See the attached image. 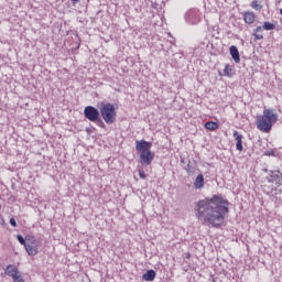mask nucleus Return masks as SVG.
Instances as JSON below:
<instances>
[{
	"label": "nucleus",
	"instance_id": "obj_1",
	"mask_svg": "<svg viewBox=\"0 0 282 282\" xmlns=\"http://www.w3.org/2000/svg\"><path fill=\"white\" fill-rule=\"evenodd\" d=\"M229 205L221 194L213 195L210 198L207 197L195 203V217L203 226L221 228L226 221Z\"/></svg>",
	"mask_w": 282,
	"mask_h": 282
},
{
	"label": "nucleus",
	"instance_id": "obj_2",
	"mask_svg": "<svg viewBox=\"0 0 282 282\" xmlns=\"http://www.w3.org/2000/svg\"><path fill=\"white\" fill-rule=\"evenodd\" d=\"M279 120V115L272 109H264L263 115L257 117L256 124L259 131L262 133H270L272 131V126L276 124Z\"/></svg>",
	"mask_w": 282,
	"mask_h": 282
},
{
	"label": "nucleus",
	"instance_id": "obj_3",
	"mask_svg": "<svg viewBox=\"0 0 282 282\" xmlns=\"http://www.w3.org/2000/svg\"><path fill=\"white\" fill-rule=\"evenodd\" d=\"M151 147H153V143L145 141V140H140L135 141V150L141 153L140 154V160L141 164H145V166H149L151 162H153L155 154L151 152Z\"/></svg>",
	"mask_w": 282,
	"mask_h": 282
},
{
	"label": "nucleus",
	"instance_id": "obj_4",
	"mask_svg": "<svg viewBox=\"0 0 282 282\" xmlns=\"http://www.w3.org/2000/svg\"><path fill=\"white\" fill-rule=\"evenodd\" d=\"M99 111L106 124H113V122H116V106H113V104L101 102Z\"/></svg>",
	"mask_w": 282,
	"mask_h": 282
},
{
	"label": "nucleus",
	"instance_id": "obj_5",
	"mask_svg": "<svg viewBox=\"0 0 282 282\" xmlns=\"http://www.w3.org/2000/svg\"><path fill=\"white\" fill-rule=\"evenodd\" d=\"M26 245L24 246L28 254L30 257H36L39 254V241L34 236H26L25 237Z\"/></svg>",
	"mask_w": 282,
	"mask_h": 282
},
{
	"label": "nucleus",
	"instance_id": "obj_6",
	"mask_svg": "<svg viewBox=\"0 0 282 282\" xmlns=\"http://www.w3.org/2000/svg\"><path fill=\"white\" fill-rule=\"evenodd\" d=\"M84 116L90 122H96V120H98V118L100 117V111H98V109L94 106H87L84 109Z\"/></svg>",
	"mask_w": 282,
	"mask_h": 282
},
{
	"label": "nucleus",
	"instance_id": "obj_7",
	"mask_svg": "<svg viewBox=\"0 0 282 282\" xmlns=\"http://www.w3.org/2000/svg\"><path fill=\"white\" fill-rule=\"evenodd\" d=\"M186 19L193 25H197V23L202 21V13L199 12V10L192 9L187 12Z\"/></svg>",
	"mask_w": 282,
	"mask_h": 282
},
{
	"label": "nucleus",
	"instance_id": "obj_8",
	"mask_svg": "<svg viewBox=\"0 0 282 282\" xmlns=\"http://www.w3.org/2000/svg\"><path fill=\"white\" fill-rule=\"evenodd\" d=\"M4 274H7V276H11L14 280L19 275H21V272L19 271V269H17V267L9 264L4 271Z\"/></svg>",
	"mask_w": 282,
	"mask_h": 282
},
{
	"label": "nucleus",
	"instance_id": "obj_9",
	"mask_svg": "<svg viewBox=\"0 0 282 282\" xmlns=\"http://www.w3.org/2000/svg\"><path fill=\"white\" fill-rule=\"evenodd\" d=\"M268 181L271 184H281V172L280 171H270Z\"/></svg>",
	"mask_w": 282,
	"mask_h": 282
},
{
	"label": "nucleus",
	"instance_id": "obj_10",
	"mask_svg": "<svg viewBox=\"0 0 282 282\" xmlns=\"http://www.w3.org/2000/svg\"><path fill=\"white\" fill-rule=\"evenodd\" d=\"M234 138L236 140L237 151H243V134H240L239 132L235 131Z\"/></svg>",
	"mask_w": 282,
	"mask_h": 282
},
{
	"label": "nucleus",
	"instance_id": "obj_11",
	"mask_svg": "<svg viewBox=\"0 0 282 282\" xmlns=\"http://www.w3.org/2000/svg\"><path fill=\"white\" fill-rule=\"evenodd\" d=\"M229 52L235 63H241V57L239 56V48H237V46H230Z\"/></svg>",
	"mask_w": 282,
	"mask_h": 282
},
{
	"label": "nucleus",
	"instance_id": "obj_12",
	"mask_svg": "<svg viewBox=\"0 0 282 282\" xmlns=\"http://www.w3.org/2000/svg\"><path fill=\"white\" fill-rule=\"evenodd\" d=\"M185 171L187 175H195V173H197V163L188 161L185 166Z\"/></svg>",
	"mask_w": 282,
	"mask_h": 282
},
{
	"label": "nucleus",
	"instance_id": "obj_13",
	"mask_svg": "<svg viewBox=\"0 0 282 282\" xmlns=\"http://www.w3.org/2000/svg\"><path fill=\"white\" fill-rule=\"evenodd\" d=\"M253 36H254L256 41H263V28L257 26L253 30Z\"/></svg>",
	"mask_w": 282,
	"mask_h": 282
},
{
	"label": "nucleus",
	"instance_id": "obj_14",
	"mask_svg": "<svg viewBox=\"0 0 282 282\" xmlns=\"http://www.w3.org/2000/svg\"><path fill=\"white\" fill-rule=\"evenodd\" d=\"M156 273L153 270H148L143 275V281H155Z\"/></svg>",
	"mask_w": 282,
	"mask_h": 282
},
{
	"label": "nucleus",
	"instance_id": "obj_15",
	"mask_svg": "<svg viewBox=\"0 0 282 282\" xmlns=\"http://www.w3.org/2000/svg\"><path fill=\"white\" fill-rule=\"evenodd\" d=\"M195 188H204V175L198 174L194 182Z\"/></svg>",
	"mask_w": 282,
	"mask_h": 282
},
{
	"label": "nucleus",
	"instance_id": "obj_16",
	"mask_svg": "<svg viewBox=\"0 0 282 282\" xmlns=\"http://www.w3.org/2000/svg\"><path fill=\"white\" fill-rule=\"evenodd\" d=\"M243 20L249 25L254 23V12H245Z\"/></svg>",
	"mask_w": 282,
	"mask_h": 282
},
{
	"label": "nucleus",
	"instance_id": "obj_17",
	"mask_svg": "<svg viewBox=\"0 0 282 282\" xmlns=\"http://www.w3.org/2000/svg\"><path fill=\"white\" fill-rule=\"evenodd\" d=\"M205 129L208 131H217V129H219V123L215 121H208L205 123Z\"/></svg>",
	"mask_w": 282,
	"mask_h": 282
},
{
	"label": "nucleus",
	"instance_id": "obj_18",
	"mask_svg": "<svg viewBox=\"0 0 282 282\" xmlns=\"http://www.w3.org/2000/svg\"><path fill=\"white\" fill-rule=\"evenodd\" d=\"M274 28H276V26L273 23L264 22L263 26H262V30L270 31V30H274Z\"/></svg>",
	"mask_w": 282,
	"mask_h": 282
},
{
	"label": "nucleus",
	"instance_id": "obj_19",
	"mask_svg": "<svg viewBox=\"0 0 282 282\" xmlns=\"http://www.w3.org/2000/svg\"><path fill=\"white\" fill-rule=\"evenodd\" d=\"M224 74H225V76H229V77L232 76V67L227 64L225 66Z\"/></svg>",
	"mask_w": 282,
	"mask_h": 282
},
{
	"label": "nucleus",
	"instance_id": "obj_20",
	"mask_svg": "<svg viewBox=\"0 0 282 282\" xmlns=\"http://www.w3.org/2000/svg\"><path fill=\"white\" fill-rule=\"evenodd\" d=\"M97 124V127H100L101 129H105V127H107L105 124V121H102V119H100V117H98V119L96 121H93Z\"/></svg>",
	"mask_w": 282,
	"mask_h": 282
},
{
	"label": "nucleus",
	"instance_id": "obj_21",
	"mask_svg": "<svg viewBox=\"0 0 282 282\" xmlns=\"http://www.w3.org/2000/svg\"><path fill=\"white\" fill-rule=\"evenodd\" d=\"M251 8H252L253 10H261V9L263 8V6L259 4L258 1H252V2H251Z\"/></svg>",
	"mask_w": 282,
	"mask_h": 282
},
{
	"label": "nucleus",
	"instance_id": "obj_22",
	"mask_svg": "<svg viewBox=\"0 0 282 282\" xmlns=\"http://www.w3.org/2000/svg\"><path fill=\"white\" fill-rule=\"evenodd\" d=\"M17 239H18L19 243H21V246H24V247L26 246L28 240H25V238H23V236L18 235Z\"/></svg>",
	"mask_w": 282,
	"mask_h": 282
},
{
	"label": "nucleus",
	"instance_id": "obj_23",
	"mask_svg": "<svg viewBox=\"0 0 282 282\" xmlns=\"http://www.w3.org/2000/svg\"><path fill=\"white\" fill-rule=\"evenodd\" d=\"M139 177H141V180H147V172H144V170H139Z\"/></svg>",
	"mask_w": 282,
	"mask_h": 282
},
{
	"label": "nucleus",
	"instance_id": "obj_24",
	"mask_svg": "<svg viewBox=\"0 0 282 282\" xmlns=\"http://www.w3.org/2000/svg\"><path fill=\"white\" fill-rule=\"evenodd\" d=\"M13 282H25V280H23V278L20 274L17 278H13Z\"/></svg>",
	"mask_w": 282,
	"mask_h": 282
},
{
	"label": "nucleus",
	"instance_id": "obj_25",
	"mask_svg": "<svg viewBox=\"0 0 282 282\" xmlns=\"http://www.w3.org/2000/svg\"><path fill=\"white\" fill-rule=\"evenodd\" d=\"M10 225H11L13 228H17V219L10 218Z\"/></svg>",
	"mask_w": 282,
	"mask_h": 282
},
{
	"label": "nucleus",
	"instance_id": "obj_26",
	"mask_svg": "<svg viewBox=\"0 0 282 282\" xmlns=\"http://www.w3.org/2000/svg\"><path fill=\"white\" fill-rule=\"evenodd\" d=\"M79 2H80V0H70L73 8L76 7V3H79Z\"/></svg>",
	"mask_w": 282,
	"mask_h": 282
},
{
	"label": "nucleus",
	"instance_id": "obj_27",
	"mask_svg": "<svg viewBox=\"0 0 282 282\" xmlns=\"http://www.w3.org/2000/svg\"><path fill=\"white\" fill-rule=\"evenodd\" d=\"M0 224L3 226L6 224V220H3V216L0 215Z\"/></svg>",
	"mask_w": 282,
	"mask_h": 282
},
{
	"label": "nucleus",
	"instance_id": "obj_28",
	"mask_svg": "<svg viewBox=\"0 0 282 282\" xmlns=\"http://www.w3.org/2000/svg\"><path fill=\"white\" fill-rule=\"evenodd\" d=\"M186 259H191V253H187Z\"/></svg>",
	"mask_w": 282,
	"mask_h": 282
},
{
	"label": "nucleus",
	"instance_id": "obj_29",
	"mask_svg": "<svg viewBox=\"0 0 282 282\" xmlns=\"http://www.w3.org/2000/svg\"><path fill=\"white\" fill-rule=\"evenodd\" d=\"M280 14L282 15V9H280Z\"/></svg>",
	"mask_w": 282,
	"mask_h": 282
},
{
	"label": "nucleus",
	"instance_id": "obj_30",
	"mask_svg": "<svg viewBox=\"0 0 282 282\" xmlns=\"http://www.w3.org/2000/svg\"><path fill=\"white\" fill-rule=\"evenodd\" d=\"M182 163H184V160H181Z\"/></svg>",
	"mask_w": 282,
	"mask_h": 282
}]
</instances>
